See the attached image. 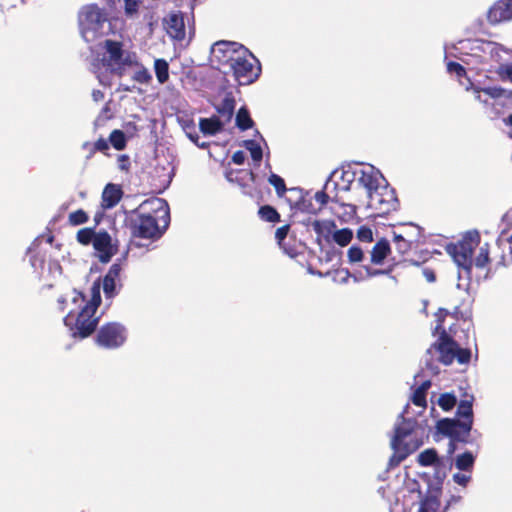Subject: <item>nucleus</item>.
<instances>
[{
  "mask_svg": "<svg viewBox=\"0 0 512 512\" xmlns=\"http://www.w3.org/2000/svg\"><path fill=\"white\" fill-rule=\"evenodd\" d=\"M446 59L454 57L458 61H447V72L451 75L455 74L461 85L464 83L461 78L467 72L480 73L484 71H492L496 69L502 80L512 82V64H501L504 55L509 51L501 45L480 39L461 40L456 45L445 48Z\"/></svg>",
  "mask_w": 512,
  "mask_h": 512,
  "instance_id": "f257e3e1",
  "label": "nucleus"
},
{
  "mask_svg": "<svg viewBox=\"0 0 512 512\" xmlns=\"http://www.w3.org/2000/svg\"><path fill=\"white\" fill-rule=\"evenodd\" d=\"M100 301V283L98 281L92 285L91 300L87 303L84 296L76 290L69 293L66 297L58 299L61 310L66 308L64 304H70L74 308L80 309L78 313H75L74 309L69 310L64 318L65 325L69 327L74 337L80 336L85 338L95 330L98 319L94 317V314Z\"/></svg>",
  "mask_w": 512,
  "mask_h": 512,
  "instance_id": "f03ea898",
  "label": "nucleus"
},
{
  "mask_svg": "<svg viewBox=\"0 0 512 512\" xmlns=\"http://www.w3.org/2000/svg\"><path fill=\"white\" fill-rule=\"evenodd\" d=\"M140 209L142 213L132 223V235L147 239L160 237L169 224L167 202L154 198L144 202Z\"/></svg>",
  "mask_w": 512,
  "mask_h": 512,
  "instance_id": "7ed1b4c3",
  "label": "nucleus"
},
{
  "mask_svg": "<svg viewBox=\"0 0 512 512\" xmlns=\"http://www.w3.org/2000/svg\"><path fill=\"white\" fill-rule=\"evenodd\" d=\"M418 463L424 467L433 466L438 479L437 486L432 488L428 495L423 499L418 512H441L439 500L441 495V483L446 476L444 471V461L438 457L437 451L431 448L422 451L418 455Z\"/></svg>",
  "mask_w": 512,
  "mask_h": 512,
  "instance_id": "20e7f679",
  "label": "nucleus"
},
{
  "mask_svg": "<svg viewBox=\"0 0 512 512\" xmlns=\"http://www.w3.org/2000/svg\"><path fill=\"white\" fill-rule=\"evenodd\" d=\"M415 424L414 420L407 419L395 427V435L391 442L394 453L389 460L390 467L400 464L421 445V442L415 436Z\"/></svg>",
  "mask_w": 512,
  "mask_h": 512,
  "instance_id": "39448f33",
  "label": "nucleus"
},
{
  "mask_svg": "<svg viewBox=\"0 0 512 512\" xmlns=\"http://www.w3.org/2000/svg\"><path fill=\"white\" fill-rule=\"evenodd\" d=\"M107 21L106 10L97 4H86L78 12L80 33L86 42H92L102 36Z\"/></svg>",
  "mask_w": 512,
  "mask_h": 512,
  "instance_id": "423d86ee",
  "label": "nucleus"
},
{
  "mask_svg": "<svg viewBox=\"0 0 512 512\" xmlns=\"http://www.w3.org/2000/svg\"><path fill=\"white\" fill-rule=\"evenodd\" d=\"M479 243L478 232H469L463 241L453 245L449 248V253L453 257L455 263L459 267V283L458 288L466 289L467 285L463 284L462 279L470 278V270L472 267V255L475 247Z\"/></svg>",
  "mask_w": 512,
  "mask_h": 512,
  "instance_id": "0eeeda50",
  "label": "nucleus"
},
{
  "mask_svg": "<svg viewBox=\"0 0 512 512\" xmlns=\"http://www.w3.org/2000/svg\"><path fill=\"white\" fill-rule=\"evenodd\" d=\"M105 49L109 56L108 65L105 69V73H97V78L101 84L109 86L111 84L109 74L115 70V68L138 65V60L134 52L123 50L120 42L106 40Z\"/></svg>",
  "mask_w": 512,
  "mask_h": 512,
  "instance_id": "6e6552de",
  "label": "nucleus"
},
{
  "mask_svg": "<svg viewBox=\"0 0 512 512\" xmlns=\"http://www.w3.org/2000/svg\"><path fill=\"white\" fill-rule=\"evenodd\" d=\"M457 415L463 420L442 419L437 423L438 431L446 436L455 438L458 437V430L467 435L472 428V399H465L459 403Z\"/></svg>",
  "mask_w": 512,
  "mask_h": 512,
  "instance_id": "1a4fd4ad",
  "label": "nucleus"
},
{
  "mask_svg": "<svg viewBox=\"0 0 512 512\" xmlns=\"http://www.w3.org/2000/svg\"><path fill=\"white\" fill-rule=\"evenodd\" d=\"M432 348H435L439 352V359L445 365L451 364L454 359H457L460 364H466L471 358L470 350L460 348L459 345L447 335L445 330L442 331L438 343L434 344Z\"/></svg>",
  "mask_w": 512,
  "mask_h": 512,
  "instance_id": "9d476101",
  "label": "nucleus"
},
{
  "mask_svg": "<svg viewBox=\"0 0 512 512\" xmlns=\"http://www.w3.org/2000/svg\"><path fill=\"white\" fill-rule=\"evenodd\" d=\"M240 85L254 82L260 75L261 68L258 60L247 50V55H240L229 68Z\"/></svg>",
  "mask_w": 512,
  "mask_h": 512,
  "instance_id": "9b49d317",
  "label": "nucleus"
},
{
  "mask_svg": "<svg viewBox=\"0 0 512 512\" xmlns=\"http://www.w3.org/2000/svg\"><path fill=\"white\" fill-rule=\"evenodd\" d=\"M241 54L247 55V49L235 42L220 41L211 48V60L224 68H230Z\"/></svg>",
  "mask_w": 512,
  "mask_h": 512,
  "instance_id": "f8f14e48",
  "label": "nucleus"
},
{
  "mask_svg": "<svg viewBox=\"0 0 512 512\" xmlns=\"http://www.w3.org/2000/svg\"><path fill=\"white\" fill-rule=\"evenodd\" d=\"M467 82L469 86L466 87V90L472 89L475 94V98L486 107L495 108L496 105L503 106L505 101L512 98L511 91L505 90L499 86L480 87L478 85H474L470 81V78H467Z\"/></svg>",
  "mask_w": 512,
  "mask_h": 512,
  "instance_id": "ddd939ff",
  "label": "nucleus"
},
{
  "mask_svg": "<svg viewBox=\"0 0 512 512\" xmlns=\"http://www.w3.org/2000/svg\"><path fill=\"white\" fill-rule=\"evenodd\" d=\"M368 197V208L378 215H384L397 209L398 202L394 191L386 184L371 192Z\"/></svg>",
  "mask_w": 512,
  "mask_h": 512,
  "instance_id": "4468645a",
  "label": "nucleus"
},
{
  "mask_svg": "<svg viewBox=\"0 0 512 512\" xmlns=\"http://www.w3.org/2000/svg\"><path fill=\"white\" fill-rule=\"evenodd\" d=\"M126 340V330L119 323H109L101 327L97 343L105 348H117Z\"/></svg>",
  "mask_w": 512,
  "mask_h": 512,
  "instance_id": "2eb2a0df",
  "label": "nucleus"
},
{
  "mask_svg": "<svg viewBox=\"0 0 512 512\" xmlns=\"http://www.w3.org/2000/svg\"><path fill=\"white\" fill-rule=\"evenodd\" d=\"M358 182L367 190L368 195L385 184V179L379 170L368 165L357 169Z\"/></svg>",
  "mask_w": 512,
  "mask_h": 512,
  "instance_id": "dca6fc26",
  "label": "nucleus"
},
{
  "mask_svg": "<svg viewBox=\"0 0 512 512\" xmlns=\"http://www.w3.org/2000/svg\"><path fill=\"white\" fill-rule=\"evenodd\" d=\"M94 249L101 262L107 263L116 253V247L112 243V238L107 232H98L94 237Z\"/></svg>",
  "mask_w": 512,
  "mask_h": 512,
  "instance_id": "f3484780",
  "label": "nucleus"
},
{
  "mask_svg": "<svg viewBox=\"0 0 512 512\" xmlns=\"http://www.w3.org/2000/svg\"><path fill=\"white\" fill-rule=\"evenodd\" d=\"M164 26L168 35L177 41L185 38V24L181 13H170L164 19Z\"/></svg>",
  "mask_w": 512,
  "mask_h": 512,
  "instance_id": "a211bd4d",
  "label": "nucleus"
},
{
  "mask_svg": "<svg viewBox=\"0 0 512 512\" xmlns=\"http://www.w3.org/2000/svg\"><path fill=\"white\" fill-rule=\"evenodd\" d=\"M488 19L491 23H498L512 19V0H500L488 11Z\"/></svg>",
  "mask_w": 512,
  "mask_h": 512,
  "instance_id": "6ab92c4d",
  "label": "nucleus"
},
{
  "mask_svg": "<svg viewBox=\"0 0 512 512\" xmlns=\"http://www.w3.org/2000/svg\"><path fill=\"white\" fill-rule=\"evenodd\" d=\"M121 265L114 263L103 279V291L107 298L113 297L116 293V287L120 281Z\"/></svg>",
  "mask_w": 512,
  "mask_h": 512,
  "instance_id": "aec40b11",
  "label": "nucleus"
},
{
  "mask_svg": "<svg viewBox=\"0 0 512 512\" xmlns=\"http://www.w3.org/2000/svg\"><path fill=\"white\" fill-rule=\"evenodd\" d=\"M122 189L119 185L109 183L102 193V207L104 209H111L118 204L122 198Z\"/></svg>",
  "mask_w": 512,
  "mask_h": 512,
  "instance_id": "412c9836",
  "label": "nucleus"
},
{
  "mask_svg": "<svg viewBox=\"0 0 512 512\" xmlns=\"http://www.w3.org/2000/svg\"><path fill=\"white\" fill-rule=\"evenodd\" d=\"M422 237V229L412 223L402 224L397 231L393 232V238L407 239L413 243L419 242Z\"/></svg>",
  "mask_w": 512,
  "mask_h": 512,
  "instance_id": "4be33fe9",
  "label": "nucleus"
},
{
  "mask_svg": "<svg viewBox=\"0 0 512 512\" xmlns=\"http://www.w3.org/2000/svg\"><path fill=\"white\" fill-rule=\"evenodd\" d=\"M225 122L220 121L218 117L201 118L199 128L204 135H215L220 132Z\"/></svg>",
  "mask_w": 512,
  "mask_h": 512,
  "instance_id": "5701e85b",
  "label": "nucleus"
},
{
  "mask_svg": "<svg viewBox=\"0 0 512 512\" xmlns=\"http://www.w3.org/2000/svg\"><path fill=\"white\" fill-rule=\"evenodd\" d=\"M390 252L391 248L387 240L378 241L371 251V262L376 265L382 264Z\"/></svg>",
  "mask_w": 512,
  "mask_h": 512,
  "instance_id": "b1692460",
  "label": "nucleus"
},
{
  "mask_svg": "<svg viewBox=\"0 0 512 512\" xmlns=\"http://www.w3.org/2000/svg\"><path fill=\"white\" fill-rule=\"evenodd\" d=\"M475 457L471 452L460 454L455 459V466L458 470L472 473Z\"/></svg>",
  "mask_w": 512,
  "mask_h": 512,
  "instance_id": "393cba45",
  "label": "nucleus"
},
{
  "mask_svg": "<svg viewBox=\"0 0 512 512\" xmlns=\"http://www.w3.org/2000/svg\"><path fill=\"white\" fill-rule=\"evenodd\" d=\"M431 382L425 381L423 382L413 393L412 402L414 405L418 406L422 410L426 407V393L430 388Z\"/></svg>",
  "mask_w": 512,
  "mask_h": 512,
  "instance_id": "a878e982",
  "label": "nucleus"
},
{
  "mask_svg": "<svg viewBox=\"0 0 512 512\" xmlns=\"http://www.w3.org/2000/svg\"><path fill=\"white\" fill-rule=\"evenodd\" d=\"M154 69L159 83L164 84L169 78V65L164 59H156Z\"/></svg>",
  "mask_w": 512,
  "mask_h": 512,
  "instance_id": "bb28decb",
  "label": "nucleus"
},
{
  "mask_svg": "<svg viewBox=\"0 0 512 512\" xmlns=\"http://www.w3.org/2000/svg\"><path fill=\"white\" fill-rule=\"evenodd\" d=\"M312 228L319 236H327L335 228V223L329 220H315L312 222Z\"/></svg>",
  "mask_w": 512,
  "mask_h": 512,
  "instance_id": "cd10ccee",
  "label": "nucleus"
},
{
  "mask_svg": "<svg viewBox=\"0 0 512 512\" xmlns=\"http://www.w3.org/2000/svg\"><path fill=\"white\" fill-rule=\"evenodd\" d=\"M236 125L241 130H247L252 127L253 121L249 115V112L246 108L239 109L236 115Z\"/></svg>",
  "mask_w": 512,
  "mask_h": 512,
  "instance_id": "c85d7f7f",
  "label": "nucleus"
},
{
  "mask_svg": "<svg viewBox=\"0 0 512 512\" xmlns=\"http://www.w3.org/2000/svg\"><path fill=\"white\" fill-rule=\"evenodd\" d=\"M353 238L352 230L348 228L337 230L333 233V240L340 246H346Z\"/></svg>",
  "mask_w": 512,
  "mask_h": 512,
  "instance_id": "c756f323",
  "label": "nucleus"
},
{
  "mask_svg": "<svg viewBox=\"0 0 512 512\" xmlns=\"http://www.w3.org/2000/svg\"><path fill=\"white\" fill-rule=\"evenodd\" d=\"M244 146L250 152L253 161L259 163L263 156L260 144L255 140H247L244 142Z\"/></svg>",
  "mask_w": 512,
  "mask_h": 512,
  "instance_id": "7c9ffc66",
  "label": "nucleus"
},
{
  "mask_svg": "<svg viewBox=\"0 0 512 512\" xmlns=\"http://www.w3.org/2000/svg\"><path fill=\"white\" fill-rule=\"evenodd\" d=\"M259 216L262 220L267 222H278L280 219L279 213L269 205L263 206L259 209Z\"/></svg>",
  "mask_w": 512,
  "mask_h": 512,
  "instance_id": "2f4dec72",
  "label": "nucleus"
},
{
  "mask_svg": "<svg viewBox=\"0 0 512 512\" xmlns=\"http://www.w3.org/2000/svg\"><path fill=\"white\" fill-rule=\"evenodd\" d=\"M109 141L116 150H123L126 146V138L121 130L112 131Z\"/></svg>",
  "mask_w": 512,
  "mask_h": 512,
  "instance_id": "473e14b6",
  "label": "nucleus"
},
{
  "mask_svg": "<svg viewBox=\"0 0 512 512\" xmlns=\"http://www.w3.org/2000/svg\"><path fill=\"white\" fill-rule=\"evenodd\" d=\"M68 221L73 226L81 225L88 221V215L80 209L70 213Z\"/></svg>",
  "mask_w": 512,
  "mask_h": 512,
  "instance_id": "72a5a7b5",
  "label": "nucleus"
},
{
  "mask_svg": "<svg viewBox=\"0 0 512 512\" xmlns=\"http://www.w3.org/2000/svg\"><path fill=\"white\" fill-rule=\"evenodd\" d=\"M96 233L89 228H84L78 231L77 240L84 245L89 244L90 242H94V237Z\"/></svg>",
  "mask_w": 512,
  "mask_h": 512,
  "instance_id": "f704fd0d",
  "label": "nucleus"
},
{
  "mask_svg": "<svg viewBox=\"0 0 512 512\" xmlns=\"http://www.w3.org/2000/svg\"><path fill=\"white\" fill-rule=\"evenodd\" d=\"M269 183L275 187L278 196L282 197L286 192L284 180L280 176L271 174L269 177Z\"/></svg>",
  "mask_w": 512,
  "mask_h": 512,
  "instance_id": "c9c22d12",
  "label": "nucleus"
},
{
  "mask_svg": "<svg viewBox=\"0 0 512 512\" xmlns=\"http://www.w3.org/2000/svg\"><path fill=\"white\" fill-rule=\"evenodd\" d=\"M358 178L357 169L355 171L351 170H345L342 171V180L343 184H337L341 187V189L348 190L350 188V184L355 180V178Z\"/></svg>",
  "mask_w": 512,
  "mask_h": 512,
  "instance_id": "e433bc0d",
  "label": "nucleus"
},
{
  "mask_svg": "<svg viewBox=\"0 0 512 512\" xmlns=\"http://www.w3.org/2000/svg\"><path fill=\"white\" fill-rule=\"evenodd\" d=\"M124 11L127 17H134L139 10L140 0H124Z\"/></svg>",
  "mask_w": 512,
  "mask_h": 512,
  "instance_id": "4c0bfd02",
  "label": "nucleus"
},
{
  "mask_svg": "<svg viewBox=\"0 0 512 512\" xmlns=\"http://www.w3.org/2000/svg\"><path fill=\"white\" fill-rule=\"evenodd\" d=\"M438 404L443 410L449 411L455 406L456 398L451 394H443L440 396Z\"/></svg>",
  "mask_w": 512,
  "mask_h": 512,
  "instance_id": "58836bf2",
  "label": "nucleus"
},
{
  "mask_svg": "<svg viewBox=\"0 0 512 512\" xmlns=\"http://www.w3.org/2000/svg\"><path fill=\"white\" fill-rule=\"evenodd\" d=\"M347 256L351 263H358L363 260L364 253L360 247L351 246L347 252Z\"/></svg>",
  "mask_w": 512,
  "mask_h": 512,
  "instance_id": "ea45409f",
  "label": "nucleus"
},
{
  "mask_svg": "<svg viewBox=\"0 0 512 512\" xmlns=\"http://www.w3.org/2000/svg\"><path fill=\"white\" fill-rule=\"evenodd\" d=\"M395 247L400 254H405L412 249L413 242L407 241V239L393 238Z\"/></svg>",
  "mask_w": 512,
  "mask_h": 512,
  "instance_id": "a19ab883",
  "label": "nucleus"
},
{
  "mask_svg": "<svg viewBox=\"0 0 512 512\" xmlns=\"http://www.w3.org/2000/svg\"><path fill=\"white\" fill-rule=\"evenodd\" d=\"M489 261V251L487 245L480 248L479 253L475 259V265L477 267H484Z\"/></svg>",
  "mask_w": 512,
  "mask_h": 512,
  "instance_id": "79ce46f5",
  "label": "nucleus"
},
{
  "mask_svg": "<svg viewBox=\"0 0 512 512\" xmlns=\"http://www.w3.org/2000/svg\"><path fill=\"white\" fill-rule=\"evenodd\" d=\"M453 481L462 486V487H466L469 482L471 481V473H468V472H458V473H455L452 477Z\"/></svg>",
  "mask_w": 512,
  "mask_h": 512,
  "instance_id": "37998d69",
  "label": "nucleus"
},
{
  "mask_svg": "<svg viewBox=\"0 0 512 512\" xmlns=\"http://www.w3.org/2000/svg\"><path fill=\"white\" fill-rule=\"evenodd\" d=\"M133 78L139 83H148L152 79V76L146 68L141 67L138 71L135 72Z\"/></svg>",
  "mask_w": 512,
  "mask_h": 512,
  "instance_id": "c03bdc74",
  "label": "nucleus"
},
{
  "mask_svg": "<svg viewBox=\"0 0 512 512\" xmlns=\"http://www.w3.org/2000/svg\"><path fill=\"white\" fill-rule=\"evenodd\" d=\"M357 238L363 242H371L373 240L372 230L366 226H362L357 231Z\"/></svg>",
  "mask_w": 512,
  "mask_h": 512,
  "instance_id": "a18cd8bd",
  "label": "nucleus"
},
{
  "mask_svg": "<svg viewBox=\"0 0 512 512\" xmlns=\"http://www.w3.org/2000/svg\"><path fill=\"white\" fill-rule=\"evenodd\" d=\"M288 231H289L288 225L280 227L276 230L275 238L277 239L279 245H282V242L286 238Z\"/></svg>",
  "mask_w": 512,
  "mask_h": 512,
  "instance_id": "49530a36",
  "label": "nucleus"
},
{
  "mask_svg": "<svg viewBox=\"0 0 512 512\" xmlns=\"http://www.w3.org/2000/svg\"><path fill=\"white\" fill-rule=\"evenodd\" d=\"M444 316H447V313H444L442 310H440V311L436 314L438 324H437V326L435 327L434 334H440V335H441L442 331H443V330H445V329L442 327V321H443Z\"/></svg>",
  "mask_w": 512,
  "mask_h": 512,
  "instance_id": "de8ad7c7",
  "label": "nucleus"
},
{
  "mask_svg": "<svg viewBox=\"0 0 512 512\" xmlns=\"http://www.w3.org/2000/svg\"><path fill=\"white\" fill-rule=\"evenodd\" d=\"M245 153L243 151H237L232 156V161L237 165H242L245 162Z\"/></svg>",
  "mask_w": 512,
  "mask_h": 512,
  "instance_id": "09e8293b",
  "label": "nucleus"
},
{
  "mask_svg": "<svg viewBox=\"0 0 512 512\" xmlns=\"http://www.w3.org/2000/svg\"><path fill=\"white\" fill-rule=\"evenodd\" d=\"M315 200L321 205H325L328 202V195L323 191H318L315 193Z\"/></svg>",
  "mask_w": 512,
  "mask_h": 512,
  "instance_id": "8fccbe9b",
  "label": "nucleus"
},
{
  "mask_svg": "<svg viewBox=\"0 0 512 512\" xmlns=\"http://www.w3.org/2000/svg\"><path fill=\"white\" fill-rule=\"evenodd\" d=\"M108 148H109L108 142L103 138L97 140L96 143L94 144V150L106 151Z\"/></svg>",
  "mask_w": 512,
  "mask_h": 512,
  "instance_id": "3c124183",
  "label": "nucleus"
},
{
  "mask_svg": "<svg viewBox=\"0 0 512 512\" xmlns=\"http://www.w3.org/2000/svg\"><path fill=\"white\" fill-rule=\"evenodd\" d=\"M460 431L461 430H458V437L455 438V437H450L451 440H450V443H449V446H448V450H447V453L449 456H451L455 450H456V445H455V441L457 440H460L461 439V436H460Z\"/></svg>",
  "mask_w": 512,
  "mask_h": 512,
  "instance_id": "603ef678",
  "label": "nucleus"
},
{
  "mask_svg": "<svg viewBox=\"0 0 512 512\" xmlns=\"http://www.w3.org/2000/svg\"><path fill=\"white\" fill-rule=\"evenodd\" d=\"M183 129H184L186 135L189 137V139L191 141H193L195 144L199 145L198 144L199 136H198L196 130H194L193 132H188V126H183Z\"/></svg>",
  "mask_w": 512,
  "mask_h": 512,
  "instance_id": "864d4df0",
  "label": "nucleus"
},
{
  "mask_svg": "<svg viewBox=\"0 0 512 512\" xmlns=\"http://www.w3.org/2000/svg\"><path fill=\"white\" fill-rule=\"evenodd\" d=\"M119 161V168L121 170H127L129 167V158L125 155H121L118 159Z\"/></svg>",
  "mask_w": 512,
  "mask_h": 512,
  "instance_id": "5fc2aeb1",
  "label": "nucleus"
},
{
  "mask_svg": "<svg viewBox=\"0 0 512 512\" xmlns=\"http://www.w3.org/2000/svg\"><path fill=\"white\" fill-rule=\"evenodd\" d=\"M423 275L426 278V280L430 283L434 282L436 280L435 273L430 269H424Z\"/></svg>",
  "mask_w": 512,
  "mask_h": 512,
  "instance_id": "6e6d98bb",
  "label": "nucleus"
},
{
  "mask_svg": "<svg viewBox=\"0 0 512 512\" xmlns=\"http://www.w3.org/2000/svg\"><path fill=\"white\" fill-rule=\"evenodd\" d=\"M365 271H366V276L367 277H373V276H376V275L384 273V271H382V270L371 269L369 267H366Z\"/></svg>",
  "mask_w": 512,
  "mask_h": 512,
  "instance_id": "4d7b16f0",
  "label": "nucleus"
},
{
  "mask_svg": "<svg viewBox=\"0 0 512 512\" xmlns=\"http://www.w3.org/2000/svg\"><path fill=\"white\" fill-rule=\"evenodd\" d=\"M92 97H93L94 101L99 102V101L103 100L104 94L100 90H94L92 92Z\"/></svg>",
  "mask_w": 512,
  "mask_h": 512,
  "instance_id": "13d9d810",
  "label": "nucleus"
},
{
  "mask_svg": "<svg viewBox=\"0 0 512 512\" xmlns=\"http://www.w3.org/2000/svg\"><path fill=\"white\" fill-rule=\"evenodd\" d=\"M233 114V107H229L227 110L222 112V115L226 118V121H229Z\"/></svg>",
  "mask_w": 512,
  "mask_h": 512,
  "instance_id": "bf43d9fd",
  "label": "nucleus"
},
{
  "mask_svg": "<svg viewBox=\"0 0 512 512\" xmlns=\"http://www.w3.org/2000/svg\"><path fill=\"white\" fill-rule=\"evenodd\" d=\"M184 126H188V132H193L195 130V124L193 121L185 122Z\"/></svg>",
  "mask_w": 512,
  "mask_h": 512,
  "instance_id": "052dcab7",
  "label": "nucleus"
},
{
  "mask_svg": "<svg viewBox=\"0 0 512 512\" xmlns=\"http://www.w3.org/2000/svg\"><path fill=\"white\" fill-rule=\"evenodd\" d=\"M504 122L507 124V125H510L512 126V114L508 116V118H506L504 120Z\"/></svg>",
  "mask_w": 512,
  "mask_h": 512,
  "instance_id": "680f3d73",
  "label": "nucleus"
},
{
  "mask_svg": "<svg viewBox=\"0 0 512 512\" xmlns=\"http://www.w3.org/2000/svg\"><path fill=\"white\" fill-rule=\"evenodd\" d=\"M407 413H408V407L405 408V410L403 411V414L401 415V417L403 418V415L407 414Z\"/></svg>",
  "mask_w": 512,
  "mask_h": 512,
  "instance_id": "e2e57ef3",
  "label": "nucleus"
},
{
  "mask_svg": "<svg viewBox=\"0 0 512 512\" xmlns=\"http://www.w3.org/2000/svg\"><path fill=\"white\" fill-rule=\"evenodd\" d=\"M459 500H460V497H457V498H456V497H453V498H452V501H459Z\"/></svg>",
  "mask_w": 512,
  "mask_h": 512,
  "instance_id": "0e129e2a",
  "label": "nucleus"
},
{
  "mask_svg": "<svg viewBox=\"0 0 512 512\" xmlns=\"http://www.w3.org/2000/svg\"><path fill=\"white\" fill-rule=\"evenodd\" d=\"M349 207H350V209L352 210V212H353V213H355V207H354V206H351V205H350Z\"/></svg>",
  "mask_w": 512,
  "mask_h": 512,
  "instance_id": "69168bd1",
  "label": "nucleus"
},
{
  "mask_svg": "<svg viewBox=\"0 0 512 512\" xmlns=\"http://www.w3.org/2000/svg\"><path fill=\"white\" fill-rule=\"evenodd\" d=\"M88 146H89V143H85V144L83 145V148H87Z\"/></svg>",
  "mask_w": 512,
  "mask_h": 512,
  "instance_id": "338daca9",
  "label": "nucleus"
},
{
  "mask_svg": "<svg viewBox=\"0 0 512 512\" xmlns=\"http://www.w3.org/2000/svg\"><path fill=\"white\" fill-rule=\"evenodd\" d=\"M348 276V272H345V277H343V280H345Z\"/></svg>",
  "mask_w": 512,
  "mask_h": 512,
  "instance_id": "774afa93",
  "label": "nucleus"
}]
</instances>
